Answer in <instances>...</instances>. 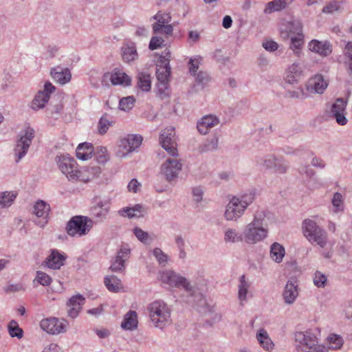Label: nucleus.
<instances>
[{
	"label": "nucleus",
	"mask_w": 352,
	"mask_h": 352,
	"mask_svg": "<svg viewBox=\"0 0 352 352\" xmlns=\"http://www.w3.org/2000/svg\"><path fill=\"white\" fill-rule=\"evenodd\" d=\"M298 172L301 175H306V176L310 179L312 178L316 173L308 165L300 166L298 168Z\"/></svg>",
	"instance_id": "nucleus-63"
},
{
	"label": "nucleus",
	"mask_w": 352,
	"mask_h": 352,
	"mask_svg": "<svg viewBox=\"0 0 352 352\" xmlns=\"http://www.w3.org/2000/svg\"><path fill=\"white\" fill-rule=\"evenodd\" d=\"M192 193L193 195V200L196 204H199L202 201L204 190L201 187L197 186L193 188Z\"/></svg>",
	"instance_id": "nucleus-62"
},
{
	"label": "nucleus",
	"mask_w": 352,
	"mask_h": 352,
	"mask_svg": "<svg viewBox=\"0 0 352 352\" xmlns=\"http://www.w3.org/2000/svg\"><path fill=\"white\" fill-rule=\"evenodd\" d=\"M58 164L61 172L69 180H79L80 170L77 168L76 162L74 158L64 155L59 157Z\"/></svg>",
	"instance_id": "nucleus-10"
},
{
	"label": "nucleus",
	"mask_w": 352,
	"mask_h": 352,
	"mask_svg": "<svg viewBox=\"0 0 352 352\" xmlns=\"http://www.w3.org/2000/svg\"><path fill=\"white\" fill-rule=\"evenodd\" d=\"M287 6V3L285 0H274L267 3V8L265 10V12H272L274 11H280Z\"/></svg>",
	"instance_id": "nucleus-47"
},
{
	"label": "nucleus",
	"mask_w": 352,
	"mask_h": 352,
	"mask_svg": "<svg viewBox=\"0 0 352 352\" xmlns=\"http://www.w3.org/2000/svg\"><path fill=\"white\" fill-rule=\"evenodd\" d=\"M283 295L287 304L293 303L298 296L297 285L292 280L287 281Z\"/></svg>",
	"instance_id": "nucleus-30"
},
{
	"label": "nucleus",
	"mask_w": 352,
	"mask_h": 352,
	"mask_svg": "<svg viewBox=\"0 0 352 352\" xmlns=\"http://www.w3.org/2000/svg\"><path fill=\"white\" fill-rule=\"evenodd\" d=\"M294 339L299 343L297 346L298 352H327L324 346L318 344L317 336L310 330L306 331H298L294 333Z\"/></svg>",
	"instance_id": "nucleus-5"
},
{
	"label": "nucleus",
	"mask_w": 352,
	"mask_h": 352,
	"mask_svg": "<svg viewBox=\"0 0 352 352\" xmlns=\"http://www.w3.org/2000/svg\"><path fill=\"white\" fill-rule=\"evenodd\" d=\"M34 138V130L30 126L21 132L14 150L16 162L26 155Z\"/></svg>",
	"instance_id": "nucleus-7"
},
{
	"label": "nucleus",
	"mask_w": 352,
	"mask_h": 352,
	"mask_svg": "<svg viewBox=\"0 0 352 352\" xmlns=\"http://www.w3.org/2000/svg\"><path fill=\"white\" fill-rule=\"evenodd\" d=\"M174 137L175 131L173 128L166 129L160 136V143L162 148L173 157L177 155V149L173 140Z\"/></svg>",
	"instance_id": "nucleus-14"
},
{
	"label": "nucleus",
	"mask_w": 352,
	"mask_h": 352,
	"mask_svg": "<svg viewBox=\"0 0 352 352\" xmlns=\"http://www.w3.org/2000/svg\"><path fill=\"white\" fill-rule=\"evenodd\" d=\"M243 232L239 234L235 229H228L225 232L224 241L228 243H238L244 241Z\"/></svg>",
	"instance_id": "nucleus-41"
},
{
	"label": "nucleus",
	"mask_w": 352,
	"mask_h": 352,
	"mask_svg": "<svg viewBox=\"0 0 352 352\" xmlns=\"http://www.w3.org/2000/svg\"><path fill=\"white\" fill-rule=\"evenodd\" d=\"M110 80L113 85L129 86L131 84V78L119 68H115L111 72H106L102 78V83L107 85Z\"/></svg>",
	"instance_id": "nucleus-12"
},
{
	"label": "nucleus",
	"mask_w": 352,
	"mask_h": 352,
	"mask_svg": "<svg viewBox=\"0 0 352 352\" xmlns=\"http://www.w3.org/2000/svg\"><path fill=\"white\" fill-rule=\"evenodd\" d=\"M302 231L305 238L311 243H316L320 248L326 247L328 241L327 232L311 219H305L302 222Z\"/></svg>",
	"instance_id": "nucleus-3"
},
{
	"label": "nucleus",
	"mask_w": 352,
	"mask_h": 352,
	"mask_svg": "<svg viewBox=\"0 0 352 352\" xmlns=\"http://www.w3.org/2000/svg\"><path fill=\"white\" fill-rule=\"evenodd\" d=\"M327 87V83L324 80L322 75H316L309 79L307 89L317 94H322Z\"/></svg>",
	"instance_id": "nucleus-26"
},
{
	"label": "nucleus",
	"mask_w": 352,
	"mask_h": 352,
	"mask_svg": "<svg viewBox=\"0 0 352 352\" xmlns=\"http://www.w3.org/2000/svg\"><path fill=\"white\" fill-rule=\"evenodd\" d=\"M243 232L244 242L255 244L267 236L268 229L262 228L250 223L245 226Z\"/></svg>",
	"instance_id": "nucleus-11"
},
{
	"label": "nucleus",
	"mask_w": 352,
	"mask_h": 352,
	"mask_svg": "<svg viewBox=\"0 0 352 352\" xmlns=\"http://www.w3.org/2000/svg\"><path fill=\"white\" fill-rule=\"evenodd\" d=\"M138 324V320L136 311L130 310L124 315L121 327L124 330L133 331L137 329Z\"/></svg>",
	"instance_id": "nucleus-27"
},
{
	"label": "nucleus",
	"mask_w": 352,
	"mask_h": 352,
	"mask_svg": "<svg viewBox=\"0 0 352 352\" xmlns=\"http://www.w3.org/2000/svg\"><path fill=\"white\" fill-rule=\"evenodd\" d=\"M285 248L280 243L275 242L270 247V257L277 263L282 262L285 256Z\"/></svg>",
	"instance_id": "nucleus-36"
},
{
	"label": "nucleus",
	"mask_w": 352,
	"mask_h": 352,
	"mask_svg": "<svg viewBox=\"0 0 352 352\" xmlns=\"http://www.w3.org/2000/svg\"><path fill=\"white\" fill-rule=\"evenodd\" d=\"M219 122V118L212 115L204 116L197 124L198 131L203 135L208 133L209 130L217 125Z\"/></svg>",
	"instance_id": "nucleus-24"
},
{
	"label": "nucleus",
	"mask_w": 352,
	"mask_h": 352,
	"mask_svg": "<svg viewBox=\"0 0 352 352\" xmlns=\"http://www.w3.org/2000/svg\"><path fill=\"white\" fill-rule=\"evenodd\" d=\"M304 95L302 89H297L296 90H287L285 91V97L287 98H299Z\"/></svg>",
	"instance_id": "nucleus-64"
},
{
	"label": "nucleus",
	"mask_w": 352,
	"mask_h": 352,
	"mask_svg": "<svg viewBox=\"0 0 352 352\" xmlns=\"http://www.w3.org/2000/svg\"><path fill=\"white\" fill-rule=\"evenodd\" d=\"M52 78L56 82L60 85H65L70 81L72 74L70 70L67 67L57 66L51 69L50 72Z\"/></svg>",
	"instance_id": "nucleus-23"
},
{
	"label": "nucleus",
	"mask_w": 352,
	"mask_h": 352,
	"mask_svg": "<svg viewBox=\"0 0 352 352\" xmlns=\"http://www.w3.org/2000/svg\"><path fill=\"white\" fill-rule=\"evenodd\" d=\"M238 198L241 206H243L245 209H246L247 207L250 204H251L254 200L255 194L252 192H250L248 193H245L241 195L240 197Z\"/></svg>",
	"instance_id": "nucleus-51"
},
{
	"label": "nucleus",
	"mask_w": 352,
	"mask_h": 352,
	"mask_svg": "<svg viewBox=\"0 0 352 352\" xmlns=\"http://www.w3.org/2000/svg\"><path fill=\"white\" fill-rule=\"evenodd\" d=\"M240 283L239 285V298L241 301H245L247 299V294L250 287V283L246 281L245 275L240 277Z\"/></svg>",
	"instance_id": "nucleus-42"
},
{
	"label": "nucleus",
	"mask_w": 352,
	"mask_h": 352,
	"mask_svg": "<svg viewBox=\"0 0 352 352\" xmlns=\"http://www.w3.org/2000/svg\"><path fill=\"white\" fill-rule=\"evenodd\" d=\"M101 173V168L100 166H86L80 170V177L79 181L87 182L92 179L97 177Z\"/></svg>",
	"instance_id": "nucleus-29"
},
{
	"label": "nucleus",
	"mask_w": 352,
	"mask_h": 352,
	"mask_svg": "<svg viewBox=\"0 0 352 352\" xmlns=\"http://www.w3.org/2000/svg\"><path fill=\"white\" fill-rule=\"evenodd\" d=\"M16 197V193L13 192H0V205L1 208H8L14 201Z\"/></svg>",
	"instance_id": "nucleus-40"
},
{
	"label": "nucleus",
	"mask_w": 352,
	"mask_h": 352,
	"mask_svg": "<svg viewBox=\"0 0 352 352\" xmlns=\"http://www.w3.org/2000/svg\"><path fill=\"white\" fill-rule=\"evenodd\" d=\"M104 283L108 290L112 292H118L123 288L121 280L114 275L106 276Z\"/></svg>",
	"instance_id": "nucleus-35"
},
{
	"label": "nucleus",
	"mask_w": 352,
	"mask_h": 352,
	"mask_svg": "<svg viewBox=\"0 0 352 352\" xmlns=\"http://www.w3.org/2000/svg\"><path fill=\"white\" fill-rule=\"evenodd\" d=\"M85 298L80 294L72 296L67 301V305L69 307L67 310L68 316L72 318H76L84 305Z\"/></svg>",
	"instance_id": "nucleus-19"
},
{
	"label": "nucleus",
	"mask_w": 352,
	"mask_h": 352,
	"mask_svg": "<svg viewBox=\"0 0 352 352\" xmlns=\"http://www.w3.org/2000/svg\"><path fill=\"white\" fill-rule=\"evenodd\" d=\"M135 102V99L133 96L124 97L119 101V109L122 111H128L133 107Z\"/></svg>",
	"instance_id": "nucleus-44"
},
{
	"label": "nucleus",
	"mask_w": 352,
	"mask_h": 352,
	"mask_svg": "<svg viewBox=\"0 0 352 352\" xmlns=\"http://www.w3.org/2000/svg\"><path fill=\"white\" fill-rule=\"evenodd\" d=\"M327 280V277L324 274L318 271H317L315 273V276L314 278V283L318 287H324L325 286Z\"/></svg>",
	"instance_id": "nucleus-58"
},
{
	"label": "nucleus",
	"mask_w": 352,
	"mask_h": 352,
	"mask_svg": "<svg viewBox=\"0 0 352 352\" xmlns=\"http://www.w3.org/2000/svg\"><path fill=\"white\" fill-rule=\"evenodd\" d=\"M50 211V206L48 204L43 200L37 201L34 206V213L38 217H43L44 221H40L36 222V223L40 227H44L47 223V217L49 215V212Z\"/></svg>",
	"instance_id": "nucleus-22"
},
{
	"label": "nucleus",
	"mask_w": 352,
	"mask_h": 352,
	"mask_svg": "<svg viewBox=\"0 0 352 352\" xmlns=\"http://www.w3.org/2000/svg\"><path fill=\"white\" fill-rule=\"evenodd\" d=\"M65 258L66 257L57 250H52L50 254L46 258L45 263L48 267L57 270L63 265Z\"/></svg>",
	"instance_id": "nucleus-25"
},
{
	"label": "nucleus",
	"mask_w": 352,
	"mask_h": 352,
	"mask_svg": "<svg viewBox=\"0 0 352 352\" xmlns=\"http://www.w3.org/2000/svg\"><path fill=\"white\" fill-rule=\"evenodd\" d=\"M121 55L124 63L131 64L138 58L135 43L127 41L121 47Z\"/></svg>",
	"instance_id": "nucleus-20"
},
{
	"label": "nucleus",
	"mask_w": 352,
	"mask_h": 352,
	"mask_svg": "<svg viewBox=\"0 0 352 352\" xmlns=\"http://www.w3.org/2000/svg\"><path fill=\"white\" fill-rule=\"evenodd\" d=\"M40 327L43 331L53 335L66 331V325L56 318L43 319L40 322Z\"/></svg>",
	"instance_id": "nucleus-15"
},
{
	"label": "nucleus",
	"mask_w": 352,
	"mask_h": 352,
	"mask_svg": "<svg viewBox=\"0 0 352 352\" xmlns=\"http://www.w3.org/2000/svg\"><path fill=\"white\" fill-rule=\"evenodd\" d=\"M130 252L129 248L124 246L121 247L109 269L114 272H124L125 270V262L129 257Z\"/></svg>",
	"instance_id": "nucleus-17"
},
{
	"label": "nucleus",
	"mask_w": 352,
	"mask_h": 352,
	"mask_svg": "<svg viewBox=\"0 0 352 352\" xmlns=\"http://www.w3.org/2000/svg\"><path fill=\"white\" fill-rule=\"evenodd\" d=\"M308 47L311 52L323 56H327L332 52V46L327 41H320L313 39L309 43Z\"/></svg>",
	"instance_id": "nucleus-21"
},
{
	"label": "nucleus",
	"mask_w": 352,
	"mask_h": 352,
	"mask_svg": "<svg viewBox=\"0 0 352 352\" xmlns=\"http://www.w3.org/2000/svg\"><path fill=\"white\" fill-rule=\"evenodd\" d=\"M152 19L156 21L152 25L153 31H157L159 30V27H161L163 25H169V22L171 21V16L169 13L164 12L162 11H158L156 14H155Z\"/></svg>",
	"instance_id": "nucleus-34"
},
{
	"label": "nucleus",
	"mask_w": 352,
	"mask_h": 352,
	"mask_svg": "<svg viewBox=\"0 0 352 352\" xmlns=\"http://www.w3.org/2000/svg\"><path fill=\"white\" fill-rule=\"evenodd\" d=\"M289 168L288 163L282 158H277L273 166L274 171L278 174H284Z\"/></svg>",
	"instance_id": "nucleus-49"
},
{
	"label": "nucleus",
	"mask_w": 352,
	"mask_h": 352,
	"mask_svg": "<svg viewBox=\"0 0 352 352\" xmlns=\"http://www.w3.org/2000/svg\"><path fill=\"white\" fill-rule=\"evenodd\" d=\"M153 254L160 265H165L167 263L168 256L160 248H155Z\"/></svg>",
	"instance_id": "nucleus-53"
},
{
	"label": "nucleus",
	"mask_w": 352,
	"mask_h": 352,
	"mask_svg": "<svg viewBox=\"0 0 352 352\" xmlns=\"http://www.w3.org/2000/svg\"><path fill=\"white\" fill-rule=\"evenodd\" d=\"M109 210L110 202L109 201H100L91 208V214L96 222H102L107 219Z\"/></svg>",
	"instance_id": "nucleus-18"
},
{
	"label": "nucleus",
	"mask_w": 352,
	"mask_h": 352,
	"mask_svg": "<svg viewBox=\"0 0 352 352\" xmlns=\"http://www.w3.org/2000/svg\"><path fill=\"white\" fill-rule=\"evenodd\" d=\"M330 347L334 349H340L343 344V340L341 336L333 334L329 337Z\"/></svg>",
	"instance_id": "nucleus-55"
},
{
	"label": "nucleus",
	"mask_w": 352,
	"mask_h": 352,
	"mask_svg": "<svg viewBox=\"0 0 352 352\" xmlns=\"http://www.w3.org/2000/svg\"><path fill=\"white\" fill-rule=\"evenodd\" d=\"M302 68L298 63H294L287 71L286 81L289 84L298 82L302 76Z\"/></svg>",
	"instance_id": "nucleus-28"
},
{
	"label": "nucleus",
	"mask_w": 352,
	"mask_h": 352,
	"mask_svg": "<svg viewBox=\"0 0 352 352\" xmlns=\"http://www.w3.org/2000/svg\"><path fill=\"white\" fill-rule=\"evenodd\" d=\"M95 157L99 164H104L109 160L107 149L104 146H97L95 150Z\"/></svg>",
	"instance_id": "nucleus-45"
},
{
	"label": "nucleus",
	"mask_w": 352,
	"mask_h": 352,
	"mask_svg": "<svg viewBox=\"0 0 352 352\" xmlns=\"http://www.w3.org/2000/svg\"><path fill=\"white\" fill-rule=\"evenodd\" d=\"M160 280L162 283L170 287L183 288L187 292L188 302L193 305L197 301L203 300V295L184 276L173 270H166L160 274Z\"/></svg>",
	"instance_id": "nucleus-1"
},
{
	"label": "nucleus",
	"mask_w": 352,
	"mask_h": 352,
	"mask_svg": "<svg viewBox=\"0 0 352 352\" xmlns=\"http://www.w3.org/2000/svg\"><path fill=\"white\" fill-rule=\"evenodd\" d=\"M182 164L176 158H168L161 166L160 173L168 182L176 180L179 173L182 170Z\"/></svg>",
	"instance_id": "nucleus-9"
},
{
	"label": "nucleus",
	"mask_w": 352,
	"mask_h": 352,
	"mask_svg": "<svg viewBox=\"0 0 352 352\" xmlns=\"http://www.w3.org/2000/svg\"><path fill=\"white\" fill-rule=\"evenodd\" d=\"M170 52L166 50L165 55H161L156 65L157 96L164 100L169 97V82L170 76Z\"/></svg>",
	"instance_id": "nucleus-2"
},
{
	"label": "nucleus",
	"mask_w": 352,
	"mask_h": 352,
	"mask_svg": "<svg viewBox=\"0 0 352 352\" xmlns=\"http://www.w3.org/2000/svg\"><path fill=\"white\" fill-rule=\"evenodd\" d=\"M210 81V77L206 72L200 71L195 78L196 85L201 89H203Z\"/></svg>",
	"instance_id": "nucleus-46"
},
{
	"label": "nucleus",
	"mask_w": 352,
	"mask_h": 352,
	"mask_svg": "<svg viewBox=\"0 0 352 352\" xmlns=\"http://www.w3.org/2000/svg\"><path fill=\"white\" fill-rule=\"evenodd\" d=\"M138 86L143 91L148 92L151 88V77L148 74L140 72L138 76Z\"/></svg>",
	"instance_id": "nucleus-37"
},
{
	"label": "nucleus",
	"mask_w": 352,
	"mask_h": 352,
	"mask_svg": "<svg viewBox=\"0 0 352 352\" xmlns=\"http://www.w3.org/2000/svg\"><path fill=\"white\" fill-rule=\"evenodd\" d=\"M346 100L342 98L336 99L331 105V117L334 118L338 124L344 126L347 124L348 120L346 117Z\"/></svg>",
	"instance_id": "nucleus-13"
},
{
	"label": "nucleus",
	"mask_w": 352,
	"mask_h": 352,
	"mask_svg": "<svg viewBox=\"0 0 352 352\" xmlns=\"http://www.w3.org/2000/svg\"><path fill=\"white\" fill-rule=\"evenodd\" d=\"M256 338L263 349L267 351H272L274 344L269 336L268 333L263 329H261L256 333Z\"/></svg>",
	"instance_id": "nucleus-31"
},
{
	"label": "nucleus",
	"mask_w": 352,
	"mask_h": 352,
	"mask_svg": "<svg viewBox=\"0 0 352 352\" xmlns=\"http://www.w3.org/2000/svg\"><path fill=\"white\" fill-rule=\"evenodd\" d=\"M92 144L87 142L80 144L76 149V157L81 160H87L91 158L93 153Z\"/></svg>",
	"instance_id": "nucleus-33"
},
{
	"label": "nucleus",
	"mask_w": 352,
	"mask_h": 352,
	"mask_svg": "<svg viewBox=\"0 0 352 352\" xmlns=\"http://www.w3.org/2000/svg\"><path fill=\"white\" fill-rule=\"evenodd\" d=\"M303 43V34H300V35L292 36L290 38V48L298 56H300L301 54L300 48L302 46Z\"/></svg>",
	"instance_id": "nucleus-39"
},
{
	"label": "nucleus",
	"mask_w": 352,
	"mask_h": 352,
	"mask_svg": "<svg viewBox=\"0 0 352 352\" xmlns=\"http://www.w3.org/2000/svg\"><path fill=\"white\" fill-rule=\"evenodd\" d=\"M142 142V137L139 135L130 134L122 138L118 144L116 152L117 156L124 157L127 154L134 151L138 148Z\"/></svg>",
	"instance_id": "nucleus-8"
},
{
	"label": "nucleus",
	"mask_w": 352,
	"mask_h": 352,
	"mask_svg": "<svg viewBox=\"0 0 352 352\" xmlns=\"http://www.w3.org/2000/svg\"><path fill=\"white\" fill-rule=\"evenodd\" d=\"M164 40L162 37L157 36H153L151 38L148 48L151 50H157L162 47L164 45Z\"/></svg>",
	"instance_id": "nucleus-59"
},
{
	"label": "nucleus",
	"mask_w": 352,
	"mask_h": 352,
	"mask_svg": "<svg viewBox=\"0 0 352 352\" xmlns=\"http://www.w3.org/2000/svg\"><path fill=\"white\" fill-rule=\"evenodd\" d=\"M219 144V139L217 136L212 137L210 140H208L207 142L204 145V151H212L217 150Z\"/></svg>",
	"instance_id": "nucleus-57"
},
{
	"label": "nucleus",
	"mask_w": 352,
	"mask_h": 352,
	"mask_svg": "<svg viewBox=\"0 0 352 352\" xmlns=\"http://www.w3.org/2000/svg\"><path fill=\"white\" fill-rule=\"evenodd\" d=\"M106 116L107 115L105 114L104 116H102L98 122V133L100 135L105 134L107 132L109 126H112L113 124V122L109 121L108 119H107Z\"/></svg>",
	"instance_id": "nucleus-48"
},
{
	"label": "nucleus",
	"mask_w": 352,
	"mask_h": 352,
	"mask_svg": "<svg viewBox=\"0 0 352 352\" xmlns=\"http://www.w3.org/2000/svg\"><path fill=\"white\" fill-rule=\"evenodd\" d=\"M277 157L273 155L266 156L264 159H261V164L266 168L272 169L276 161Z\"/></svg>",
	"instance_id": "nucleus-60"
},
{
	"label": "nucleus",
	"mask_w": 352,
	"mask_h": 352,
	"mask_svg": "<svg viewBox=\"0 0 352 352\" xmlns=\"http://www.w3.org/2000/svg\"><path fill=\"white\" fill-rule=\"evenodd\" d=\"M36 280L43 286H48L52 281V278L49 275L41 271L36 272Z\"/></svg>",
	"instance_id": "nucleus-54"
},
{
	"label": "nucleus",
	"mask_w": 352,
	"mask_h": 352,
	"mask_svg": "<svg viewBox=\"0 0 352 352\" xmlns=\"http://www.w3.org/2000/svg\"><path fill=\"white\" fill-rule=\"evenodd\" d=\"M289 31L292 34L295 35H300V34H302V23L298 21L292 22L290 24Z\"/></svg>",
	"instance_id": "nucleus-61"
},
{
	"label": "nucleus",
	"mask_w": 352,
	"mask_h": 352,
	"mask_svg": "<svg viewBox=\"0 0 352 352\" xmlns=\"http://www.w3.org/2000/svg\"><path fill=\"white\" fill-rule=\"evenodd\" d=\"M159 30L157 31H153L155 34H164L166 38H169L172 36L173 32V26L172 25H163L161 27H159Z\"/></svg>",
	"instance_id": "nucleus-56"
},
{
	"label": "nucleus",
	"mask_w": 352,
	"mask_h": 352,
	"mask_svg": "<svg viewBox=\"0 0 352 352\" xmlns=\"http://www.w3.org/2000/svg\"><path fill=\"white\" fill-rule=\"evenodd\" d=\"M49 99V96L45 95L44 92L39 91L32 102V108L34 110H38L43 108Z\"/></svg>",
	"instance_id": "nucleus-38"
},
{
	"label": "nucleus",
	"mask_w": 352,
	"mask_h": 352,
	"mask_svg": "<svg viewBox=\"0 0 352 352\" xmlns=\"http://www.w3.org/2000/svg\"><path fill=\"white\" fill-rule=\"evenodd\" d=\"M245 210L240 204L239 198L234 197L226 206L224 213L225 218L228 221H236L241 217Z\"/></svg>",
	"instance_id": "nucleus-16"
},
{
	"label": "nucleus",
	"mask_w": 352,
	"mask_h": 352,
	"mask_svg": "<svg viewBox=\"0 0 352 352\" xmlns=\"http://www.w3.org/2000/svg\"><path fill=\"white\" fill-rule=\"evenodd\" d=\"M94 225L93 220L90 218L76 215L71 218L67 223L66 232L70 236H82L87 234Z\"/></svg>",
	"instance_id": "nucleus-6"
},
{
	"label": "nucleus",
	"mask_w": 352,
	"mask_h": 352,
	"mask_svg": "<svg viewBox=\"0 0 352 352\" xmlns=\"http://www.w3.org/2000/svg\"><path fill=\"white\" fill-rule=\"evenodd\" d=\"M334 212H338L343 210V197L340 192H336L332 199Z\"/></svg>",
	"instance_id": "nucleus-50"
},
{
	"label": "nucleus",
	"mask_w": 352,
	"mask_h": 352,
	"mask_svg": "<svg viewBox=\"0 0 352 352\" xmlns=\"http://www.w3.org/2000/svg\"><path fill=\"white\" fill-rule=\"evenodd\" d=\"M147 310L151 321L156 327L162 329L170 323V309L164 302L154 301L148 305Z\"/></svg>",
	"instance_id": "nucleus-4"
},
{
	"label": "nucleus",
	"mask_w": 352,
	"mask_h": 352,
	"mask_svg": "<svg viewBox=\"0 0 352 352\" xmlns=\"http://www.w3.org/2000/svg\"><path fill=\"white\" fill-rule=\"evenodd\" d=\"M8 329L9 334L12 338L16 337L18 339H21L23 336V329L19 327L18 323L15 320H11L9 322Z\"/></svg>",
	"instance_id": "nucleus-43"
},
{
	"label": "nucleus",
	"mask_w": 352,
	"mask_h": 352,
	"mask_svg": "<svg viewBox=\"0 0 352 352\" xmlns=\"http://www.w3.org/2000/svg\"><path fill=\"white\" fill-rule=\"evenodd\" d=\"M133 234L142 243L145 244L149 243L150 240L148 232L144 231L138 227H135L133 230Z\"/></svg>",
	"instance_id": "nucleus-52"
},
{
	"label": "nucleus",
	"mask_w": 352,
	"mask_h": 352,
	"mask_svg": "<svg viewBox=\"0 0 352 352\" xmlns=\"http://www.w3.org/2000/svg\"><path fill=\"white\" fill-rule=\"evenodd\" d=\"M270 215L269 212L258 210L255 212L254 219L250 223L262 228H267Z\"/></svg>",
	"instance_id": "nucleus-32"
}]
</instances>
